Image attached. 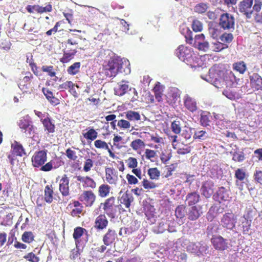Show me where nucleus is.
<instances>
[{
    "instance_id": "1",
    "label": "nucleus",
    "mask_w": 262,
    "mask_h": 262,
    "mask_svg": "<svg viewBox=\"0 0 262 262\" xmlns=\"http://www.w3.org/2000/svg\"><path fill=\"white\" fill-rule=\"evenodd\" d=\"M47 152V150L43 149L34 152L31 158L33 167L39 168L41 171L48 172L61 166V161L59 160L56 163L55 160H51L46 163L48 158Z\"/></svg>"
},
{
    "instance_id": "2",
    "label": "nucleus",
    "mask_w": 262,
    "mask_h": 262,
    "mask_svg": "<svg viewBox=\"0 0 262 262\" xmlns=\"http://www.w3.org/2000/svg\"><path fill=\"white\" fill-rule=\"evenodd\" d=\"M129 62L128 60L114 56L110 58L106 64L103 65L105 75L109 77H115L118 73L127 74L130 73Z\"/></svg>"
},
{
    "instance_id": "3",
    "label": "nucleus",
    "mask_w": 262,
    "mask_h": 262,
    "mask_svg": "<svg viewBox=\"0 0 262 262\" xmlns=\"http://www.w3.org/2000/svg\"><path fill=\"white\" fill-rule=\"evenodd\" d=\"M101 206L105 213L110 218L113 219L115 217L117 212V210H122L123 211H125L121 206L116 203V198L114 196H111L106 199L103 203H101Z\"/></svg>"
},
{
    "instance_id": "4",
    "label": "nucleus",
    "mask_w": 262,
    "mask_h": 262,
    "mask_svg": "<svg viewBox=\"0 0 262 262\" xmlns=\"http://www.w3.org/2000/svg\"><path fill=\"white\" fill-rule=\"evenodd\" d=\"M237 216L233 212H227L223 214L221 220V225L224 228L232 230L235 227Z\"/></svg>"
},
{
    "instance_id": "5",
    "label": "nucleus",
    "mask_w": 262,
    "mask_h": 262,
    "mask_svg": "<svg viewBox=\"0 0 262 262\" xmlns=\"http://www.w3.org/2000/svg\"><path fill=\"white\" fill-rule=\"evenodd\" d=\"M78 199L86 207H91L96 201V195L92 190H85L83 191Z\"/></svg>"
},
{
    "instance_id": "6",
    "label": "nucleus",
    "mask_w": 262,
    "mask_h": 262,
    "mask_svg": "<svg viewBox=\"0 0 262 262\" xmlns=\"http://www.w3.org/2000/svg\"><path fill=\"white\" fill-rule=\"evenodd\" d=\"M235 19L232 15L229 13H223L221 15L219 25L224 30L234 29Z\"/></svg>"
},
{
    "instance_id": "7",
    "label": "nucleus",
    "mask_w": 262,
    "mask_h": 262,
    "mask_svg": "<svg viewBox=\"0 0 262 262\" xmlns=\"http://www.w3.org/2000/svg\"><path fill=\"white\" fill-rule=\"evenodd\" d=\"M211 243L214 248L218 251H224L229 248L228 240L221 235H213Z\"/></svg>"
},
{
    "instance_id": "8",
    "label": "nucleus",
    "mask_w": 262,
    "mask_h": 262,
    "mask_svg": "<svg viewBox=\"0 0 262 262\" xmlns=\"http://www.w3.org/2000/svg\"><path fill=\"white\" fill-rule=\"evenodd\" d=\"M175 53L180 60L185 61H188L191 57L192 51L191 48L180 45L176 50Z\"/></svg>"
},
{
    "instance_id": "9",
    "label": "nucleus",
    "mask_w": 262,
    "mask_h": 262,
    "mask_svg": "<svg viewBox=\"0 0 262 262\" xmlns=\"http://www.w3.org/2000/svg\"><path fill=\"white\" fill-rule=\"evenodd\" d=\"M253 1L249 2L241 1L238 4V9L239 12L246 16V18H250L253 14L252 6Z\"/></svg>"
},
{
    "instance_id": "10",
    "label": "nucleus",
    "mask_w": 262,
    "mask_h": 262,
    "mask_svg": "<svg viewBox=\"0 0 262 262\" xmlns=\"http://www.w3.org/2000/svg\"><path fill=\"white\" fill-rule=\"evenodd\" d=\"M105 179L111 185H116L118 181V172L112 167H106L105 169Z\"/></svg>"
},
{
    "instance_id": "11",
    "label": "nucleus",
    "mask_w": 262,
    "mask_h": 262,
    "mask_svg": "<svg viewBox=\"0 0 262 262\" xmlns=\"http://www.w3.org/2000/svg\"><path fill=\"white\" fill-rule=\"evenodd\" d=\"M34 79L33 75L30 72H27L26 75L20 80L18 86L21 91L25 92L32 90L31 82Z\"/></svg>"
},
{
    "instance_id": "12",
    "label": "nucleus",
    "mask_w": 262,
    "mask_h": 262,
    "mask_svg": "<svg viewBox=\"0 0 262 262\" xmlns=\"http://www.w3.org/2000/svg\"><path fill=\"white\" fill-rule=\"evenodd\" d=\"M67 208H70V215L73 217H80L83 209L82 204L79 201H73L68 204Z\"/></svg>"
},
{
    "instance_id": "13",
    "label": "nucleus",
    "mask_w": 262,
    "mask_h": 262,
    "mask_svg": "<svg viewBox=\"0 0 262 262\" xmlns=\"http://www.w3.org/2000/svg\"><path fill=\"white\" fill-rule=\"evenodd\" d=\"M108 221L104 214H100L95 220L94 227L97 231H102L106 229Z\"/></svg>"
},
{
    "instance_id": "14",
    "label": "nucleus",
    "mask_w": 262,
    "mask_h": 262,
    "mask_svg": "<svg viewBox=\"0 0 262 262\" xmlns=\"http://www.w3.org/2000/svg\"><path fill=\"white\" fill-rule=\"evenodd\" d=\"M214 183L211 180L204 182L201 188L202 194L206 198H209L214 192Z\"/></svg>"
},
{
    "instance_id": "15",
    "label": "nucleus",
    "mask_w": 262,
    "mask_h": 262,
    "mask_svg": "<svg viewBox=\"0 0 262 262\" xmlns=\"http://www.w3.org/2000/svg\"><path fill=\"white\" fill-rule=\"evenodd\" d=\"M184 107L189 112L194 113L198 110L197 102L194 98L189 95H186L183 97Z\"/></svg>"
},
{
    "instance_id": "16",
    "label": "nucleus",
    "mask_w": 262,
    "mask_h": 262,
    "mask_svg": "<svg viewBox=\"0 0 262 262\" xmlns=\"http://www.w3.org/2000/svg\"><path fill=\"white\" fill-rule=\"evenodd\" d=\"M69 183V179L66 174H64L60 180L59 190L63 196L70 194Z\"/></svg>"
},
{
    "instance_id": "17",
    "label": "nucleus",
    "mask_w": 262,
    "mask_h": 262,
    "mask_svg": "<svg viewBox=\"0 0 262 262\" xmlns=\"http://www.w3.org/2000/svg\"><path fill=\"white\" fill-rule=\"evenodd\" d=\"M134 198L133 195L126 191L120 197L118 198V201L120 202L119 205H123L128 211L130 210L131 203L133 202Z\"/></svg>"
},
{
    "instance_id": "18",
    "label": "nucleus",
    "mask_w": 262,
    "mask_h": 262,
    "mask_svg": "<svg viewBox=\"0 0 262 262\" xmlns=\"http://www.w3.org/2000/svg\"><path fill=\"white\" fill-rule=\"evenodd\" d=\"M250 84L252 88L256 91H262V78L257 73H253L250 76Z\"/></svg>"
},
{
    "instance_id": "19",
    "label": "nucleus",
    "mask_w": 262,
    "mask_h": 262,
    "mask_svg": "<svg viewBox=\"0 0 262 262\" xmlns=\"http://www.w3.org/2000/svg\"><path fill=\"white\" fill-rule=\"evenodd\" d=\"M45 131L48 135L53 134L55 132V125L52 121L51 118L47 116L45 119H41Z\"/></svg>"
},
{
    "instance_id": "20",
    "label": "nucleus",
    "mask_w": 262,
    "mask_h": 262,
    "mask_svg": "<svg viewBox=\"0 0 262 262\" xmlns=\"http://www.w3.org/2000/svg\"><path fill=\"white\" fill-rule=\"evenodd\" d=\"M94 146L96 148L98 149H102L104 150H107L109 156L113 159H117V157L115 155V154L112 152V151L108 147L107 143L101 140L98 139L95 141L94 142Z\"/></svg>"
},
{
    "instance_id": "21",
    "label": "nucleus",
    "mask_w": 262,
    "mask_h": 262,
    "mask_svg": "<svg viewBox=\"0 0 262 262\" xmlns=\"http://www.w3.org/2000/svg\"><path fill=\"white\" fill-rule=\"evenodd\" d=\"M116 237L117 234L115 230L109 229L103 237V242L105 246L111 245Z\"/></svg>"
},
{
    "instance_id": "22",
    "label": "nucleus",
    "mask_w": 262,
    "mask_h": 262,
    "mask_svg": "<svg viewBox=\"0 0 262 262\" xmlns=\"http://www.w3.org/2000/svg\"><path fill=\"white\" fill-rule=\"evenodd\" d=\"M201 206H193L188 210L187 215L188 219L191 221L197 220L202 213Z\"/></svg>"
},
{
    "instance_id": "23",
    "label": "nucleus",
    "mask_w": 262,
    "mask_h": 262,
    "mask_svg": "<svg viewBox=\"0 0 262 262\" xmlns=\"http://www.w3.org/2000/svg\"><path fill=\"white\" fill-rule=\"evenodd\" d=\"M11 152L19 157L26 155L25 150L23 145L16 141L11 144Z\"/></svg>"
},
{
    "instance_id": "24",
    "label": "nucleus",
    "mask_w": 262,
    "mask_h": 262,
    "mask_svg": "<svg viewBox=\"0 0 262 262\" xmlns=\"http://www.w3.org/2000/svg\"><path fill=\"white\" fill-rule=\"evenodd\" d=\"M164 86L158 82L155 85L152 91L155 94V98L158 102L162 101V96L163 95Z\"/></svg>"
},
{
    "instance_id": "25",
    "label": "nucleus",
    "mask_w": 262,
    "mask_h": 262,
    "mask_svg": "<svg viewBox=\"0 0 262 262\" xmlns=\"http://www.w3.org/2000/svg\"><path fill=\"white\" fill-rule=\"evenodd\" d=\"M200 199V195L196 192L189 193L186 196V201L189 206H192L198 203Z\"/></svg>"
},
{
    "instance_id": "26",
    "label": "nucleus",
    "mask_w": 262,
    "mask_h": 262,
    "mask_svg": "<svg viewBox=\"0 0 262 262\" xmlns=\"http://www.w3.org/2000/svg\"><path fill=\"white\" fill-rule=\"evenodd\" d=\"M53 189L52 185H47L45 188V201L51 203L53 200Z\"/></svg>"
},
{
    "instance_id": "27",
    "label": "nucleus",
    "mask_w": 262,
    "mask_h": 262,
    "mask_svg": "<svg viewBox=\"0 0 262 262\" xmlns=\"http://www.w3.org/2000/svg\"><path fill=\"white\" fill-rule=\"evenodd\" d=\"M211 118H212V116H211L210 113L203 112L201 114L200 120L201 124L202 126H205V127L210 126Z\"/></svg>"
},
{
    "instance_id": "28",
    "label": "nucleus",
    "mask_w": 262,
    "mask_h": 262,
    "mask_svg": "<svg viewBox=\"0 0 262 262\" xmlns=\"http://www.w3.org/2000/svg\"><path fill=\"white\" fill-rule=\"evenodd\" d=\"M88 131L85 133H82L83 137L88 141L95 140L98 137V133L93 128L87 129Z\"/></svg>"
},
{
    "instance_id": "29",
    "label": "nucleus",
    "mask_w": 262,
    "mask_h": 262,
    "mask_svg": "<svg viewBox=\"0 0 262 262\" xmlns=\"http://www.w3.org/2000/svg\"><path fill=\"white\" fill-rule=\"evenodd\" d=\"M111 187L107 184H103L100 185L98 188L99 195L101 198H105L110 194Z\"/></svg>"
},
{
    "instance_id": "30",
    "label": "nucleus",
    "mask_w": 262,
    "mask_h": 262,
    "mask_svg": "<svg viewBox=\"0 0 262 262\" xmlns=\"http://www.w3.org/2000/svg\"><path fill=\"white\" fill-rule=\"evenodd\" d=\"M84 232H87L86 230L81 227H77L74 229L73 237L75 239L76 245L79 243V238L82 236Z\"/></svg>"
},
{
    "instance_id": "31",
    "label": "nucleus",
    "mask_w": 262,
    "mask_h": 262,
    "mask_svg": "<svg viewBox=\"0 0 262 262\" xmlns=\"http://www.w3.org/2000/svg\"><path fill=\"white\" fill-rule=\"evenodd\" d=\"M125 118L130 121H137L141 119L140 114L133 111H127L125 113Z\"/></svg>"
},
{
    "instance_id": "32",
    "label": "nucleus",
    "mask_w": 262,
    "mask_h": 262,
    "mask_svg": "<svg viewBox=\"0 0 262 262\" xmlns=\"http://www.w3.org/2000/svg\"><path fill=\"white\" fill-rule=\"evenodd\" d=\"M41 71L43 73H46L47 74V75L49 76L50 77H55L54 80L55 81H56L57 77H56V72L54 68V67L53 66H47V65H44L42 66L41 68Z\"/></svg>"
},
{
    "instance_id": "33",
    "label": "nucleus",
    "mask_w": 262,
    "mask_h": 262,
    "mask_svg": "<svg viewBox=\"0 0 262 262\" xmlns=\"http://www.w3.org/2000/svg\"><path fill=\"white\" fill-rule=\"evenodd\" d=\"M81 63L80 62H76L70 66L67 69V72L71 75H75L80 71Z\"/></svg>"
},
{
    "instance_id": "34",
    "label": "nucleus",
    "mask_w": 262,
    "mask_h": 262,
    "mask_svg": "<svg viewBox=\"0 0 262 262\" xmlns=\"http://www.w3.org/2000/svg\"><path fill=\"white\" fill-rule=\"evenodd\" d=\"M145 146L144 142L140 139L133 140L130 144V146L135 151H137Z\"/></svg>"
},
{
    "instance_id": "35",
    "label": "nucleus",
    "mask_w": 262,
    "mask_h": 262,
    "mask_svg": "<svg viewBox=\"0 0 262 262\" xmlns=\"http://www.w3.org/2000/svg\"><path fill=\"white\" fill-rule=\"evenodd\" d=\"M217 195L218 199L221 201H228L229 198L228 191L224 187L219 188L217 191Z\"/></svg>"
},
{
    "instance_id": "36",
    "label": "nucleus",
    "mask_w": 262,
    "mask_h": 262,
    "mask_svg": "<svg viewBox=\"0 0 262 262\" xmlns=\"http://www.w3.org/2000/svg\"><path fill=\"white\" fill-rule=\"evenodd\" d=\"M208 138V135L205 130H195L193 138L200 141L205 140Z\"/></svg>"
},
{
    "instance_id": "37",
    "label": "nucleus",
    "mask_w": 262,
    "mask_h": 262,
    "mask_svg": "<svg viewBox=\"0 0 262 262\" xmlns=\"http://www.w3.org/2000/svg\"><path fill=\"white\" fill-rule=\"evenodd\" d=\"M147 173L151 180H158L160 176V171L157 167L149 168Z\"/></svg>"
},
{
    "instance_id": "38",
    "label": "nucleus",
    "mask_w": 262,
    "mask_h": 262,
    "mask_svg": "<svg viewBox=\"0 0 262 262\" xmlns=\"http://www.w3.org/2000/svg\"><path fill=\"white\" fill-rule=\"evenodd\" d=\"M233 69L240 73L243 74L246 70V65L244 61H241L233 63Z\"/></svg>"
},
{
    "instance_id": "39",
    "label": "nucleus",
    "mask_w": 262,
    "mask_h": 262,
    "mask_svg": "<svg viewBox=\"0 0 262 262\" xmlns=\"http://www.w3.org/2000/svg\"><path fill=\"white\" fill-rule=\"evenodd\" d=\"M81 36L75 33H71L69 35V38L67 40V43L71 45H76L78 44V40L81 39Z\"/></svg>"
},
{
    "instance_id": "40",
    "label": "nucleus",
    "mask_w": 262,
    "mask_h": 262,
    "mask_svg": "<svg viewBox=\"0 0 262 262\" xmlns=\"http://www.w3.org/2000/svg\"><path fill=\"white\" fill-rule=\"evenodd\" d=\"M208 7V4L201 3L195 5L194 8V11L196 13L202 14L206 12Z\"/></svg>"
},
{
    "instance_id": "41",
    "label": "nucleus",
    "mask_w": 262,
    "mask_h": 262,
    "mask_svg": "<svg viewBox=\"0 0 262 262\" xmlns=\"http://www.w3.org/2000/svg\"><path fill=\"white\" fill-rule=\"evenodd\" d=\"M76 51L73 50V52H64L62 58H60V61L62 63H67L74 58Z\"/></svg>"
},
{
    "instance_id": "42",
    "label": "nucleus",
    "mask_w": 262,
    "mask_h": 262,
    "mask_svg": "<svg viewBox=\"0 0 262 262\" xmlns=\"http://www.w3.org/2000/svg\"><path fill=\"white\" fill-rule=\"evenodd\" d=\"M22 241L26 243H31L34 240V236L31 231H25L21 236Z\"/></svg>"
},
{
    "instance_id": "43",
    "label": "nucleus",
    "mask_w": 262,
    "mask_h": 262,
    "mask_svg": "<svg viewBox=\"0 0 262 262\" xmlns=\"http://www.w3.org/2000/svg\"><path fill=\"white\" fill-rule=\"evenodd\" d=\"M232 155V159L235 162H242L245 159V154L243 151H234Z\"/></svg>"
},
{
    "instance_id": "44",
    "label": "nucleus",
    "mask_w": 262,
    "mask_h": 262,
    "mask_svg": "<svg viewBox=\"0 0 262 262\" xmlns=\"http://www.w3.org/2000/svg\"><path fill=\"white\" fill-rule=\"evenodd\" d=\"M128 89V85L122 84L119 86V88L115 89V95L122 96L124 95Z\"/></svg>"
},
{
    "instance_id": "45",
    "label": "nucleus",
    "mask_w": 262,
    "mask_h": 262,
    "mask_svg": "<svg viewBox=\"0 0 262 262\" xmlns=\"http://www.w3.org/2000/svg\"><path fill=\"white\" fill-rule=\"evenodd\" d=\"M172 157V154L170 150H164L161 152L160 159L162 162L166 164Z\"/></svg>"
},
{
    "instance_id": "46",
    "label": "nucleus",
    "mask_w": 262,
    "mask_h": 262,
    "mask_svg": "<svg viewBox=\"0 0 262 262\" xmlns=\"http://www.w3.org/2000/svg\"><path fill=\"white\" fill-rule=\"evenodd\" d=\"M142 185L145 189H155L157 187V185L155 183L150 181L146 179H143Z\"/></svg>"
},
{
    "instance_id": "47",
    "label": "nucleus",
    "mask_w": 262,
    "mask_h": 262,
    "mask_svg": "<svg viewBox=\"0 0 262 262\" xmlns=\"http://www.w3.org/2000/svg\"><path fill=\"white\" fill-rule=\"evenodd\" d=\"M186 209L183 205L178 206L175 210V215L177 218L182 219L185 216Z\"/></svg>"
},
{
    "instance_id": "48",
    "label": "nucleus",
    "mask_w": 262,
    "mask_h": 262,
    "mask_svg": "<svg viewBox=\"0 0 262 262\" xmlns=\"http://www.w3.org/2000/svg\"><path fill=\"white\" fill-rule=\"evenodd\" d=\"M171 129L176 134H179L181 132V126L179 121L174 120L171 124Z\"/></svg>"
},
{
    "instance_id": "49",
    "label": "nucleus",
    "mask_w": 262,
    "mask_h": 262,
    "mask_svg": "<svg viewBox=\"0 0 262 262\" xmlns=\"http://www.w3.org/2000/svg\"><path fill=\"white\" fill-rule=\"evenodd\" d=\"M83 186L85 187H89L94 189L96 186V183L90 177L86 176Z\"/></svg>"
},
{
    "instance_id": "50",
    "label": "nucleus",
    "mask_w": 262,
    "mask_h": 262,
    "mask_svg": "<svg viewBox=\"0 0 262 262\" xmlns=\"http://www.w3.org/2000/svg\"><path fill=\"white\" fill-rule=\"evenodd\" d=\"M246 173L244 169L238 168L235 171V177L238 180L243 181L246 178Z\"/></svg>"
},
{
    "instance_id": "51",
    "label": "nucleus",
    "mask_w": 262,
    "mask_h": 262,
    "mask_svg": "<svg viewBox=\"0 0 262 262\" xmlns=\"http://www.w3.org/2000/svg\"><path fill=\"white\" fill-rule=\"evenodd\" d=\"M220 38L224 43H230L233 39V36L231 33H224L220 36Z\"/></svg>"
},
{
    "instance_id": "52",
    "label": "nucleus",
    "mask_w": 262,
    "mask_h": 262,
    "mask_svg": "<svg viewBox=\"0 0 262 262\" xmlns=\"http://www.w3.org/2000/svg\"><path fill=\"white\" fill-rule=\"evenodd\" d=\"M125 162L127 164V167L130 169L136 168L138 166L137 159L134 157H129L125 160Z\"/></svg>"
},
{
    "instance_id": "53",
    "label": "nucleus",
    "mask_w": 262,
    "mask_h": 262,
    "mask_svg": "<svg viewBox=\"0 0 262 262\" xmlns=\"http://www.w3.org/2000/svg\"><path fill=\"white\" fill-rule=\"evenodd\" d=\"M144 156L146 159L153 161L154 158L157 156V151L150 149H146L145 150Z\"/></svg>"
},
{
    "instance_id": "54",
    "label": "nucleus",
    "mask_w": 262,
    "mask_h": 262,
    "mask_svg": "<svg viewBox=\"0 0 262 262\" xmlns=\"http://www.w3.org/2000/svg\"><path fill=\"white\" fill-rule=\"evenodd\" d=\"M66 155L67 158L70 160L75 161L78 158L76 152L70 148L67 149L66 150Z\"/></svg>"
},
{
    "instance_id": "55",
    "label": "nucleus",
    "mask_w": 262,
    "mask_h": 262,
    "mask_svg": "<svg viewBox=\"0 0 262 262\" xmlns=\"http://www.w3.org/2000/svg\"><path fill=\"white\" fill-rule=\"evenodd\" d=\"M192 28L194 32H201L203 29V24L198 20H194L192 24Z\"/></svg>"
},
{
    "instance_id": "56",
    "label": "nucleus",
    "mask_w": 262,
    "mask_h": 262,
    "mask_svg": "<svg viewBox=\"0 0 262 262\" xmlns=\"http://www.w3.org/2000/svg\"><path fill=\"white\" fill-rule=\"evenodd\" d=\"M94 165V162L92 159L90 158L86 159L84 162L83 166V171L88 172L91 170V168Z\"/></svg>"
},
{
    "instance_id": "57",
    "label": "nucleus",
    "mask_w": 262,
    "mask_h": 262,
    "mask_svg": "<svg viewBox=\"0 0 262 262\" xmlns=\"http://www.w3.org/2000/svg\"><path fill=\"white\" fill-rule=\"evenodd\" d=\"M209 32L211 37L214 39H217L220 35L221 31L215 27H211L209 29Z\"/></svg>"
},
{
    "instance_id": "58",
    "label": "nucleus",
    "mask_w": 262,
    "mask_h": 262,
    "mask_svg": "<svg viewBox=\"0 0 262 262\" xmlns=\"http://www.w3.org/2000/svg\"><path fill=\"white\" fill-rule=\"evenodd\" d=\"M118 126L122 129H128L130 127V123L128 120L121 119L118 121Z\"/></svg>"
},
{
    "instance_id": "59",
    "label": "nucleus",
    "mask_w": 262,
    "mask_h": 262,
    "mask_svg": "<svg viewBox=\"0 0 262 262\" xmlns=\"http://www.w3.org/2000/svg\"><path fill=\"white\" fill-rule=\"evenodd\" d=\"M24 258L30 262H38L39 258L33 252L29 253L27 255L24 256Z\"/></svg>"
},
{
    "instance_id": "60",
    "label": "nucleus",
    "mask_w": 262,
    "mask_h": 262,
    "mask_svg": "<svg viewBox=\"0 0 262 262\" xmlns=\"http://www.w3.org/2000/svg\"><path fill=\"white\" fill-rule=\"evenodd\" d=\"M217 228L215 224H211L207 226L206 233L208 236L212 235L217 232Z\"/></svg>"
},
{
    "instance_id": "61",
    "label": "nucleus",
    "mask_w": 262,
    "mask_h": 262,
    "mask_svg": "<svg viewBox=\"0 0 262 262\" xmlns=\"http://www.w3.org/2000/svg\"><path fill=\"white\" fill-rule=\"evenodd\" d=\"M254 180L255 181L262 185V171L256 170L253 175Z\"/></svg>"
},
{
    "instance_id": "62",
    "label": "nucleus",
    "mask_w": 262,
    "mask_h": 262,
    "mask_svg": "<svg viewBox=\"0 0 262 262\" xmlns=\"http://www.w3.org/2000/svg\"><path fill=\"white\" fill-rule=\"evenodd\" d=\"M73 82L71 81H67L60 84L58 86V89L61 91H64L66 90L69 89L70 87H72Z\"/></svg>"
},
{
    "instance_id": "63",
    "label": "nucleus",
    "mask_w": 262,
    "mask_h": 262,
    "mask_svg": "<svg viewBox=\"0 0 262 262\" xmlns=\"http://www.w3.org/2000/svg\"><path fill=\"white\" fill-rule=\"evenodd\" d=\"M28 12L30 13H39V5H28L26 8Z\"/></svg>"
},
{
    "instance_id": "64",
    "label": "nucleus",
    "mask_w": 262,
    "mask_h": 262,
    "mask_svg": "<svg viewBox=\"0 0 262 262\" xmlns=\"http://www.w3.org/2000/svg\"><path fill=\"white\" fill-rule=\"evenodd\" d=\"M30 123L31 122L28 120L25 119H21L19 122V126L21 129L27 131L28 127H29Z\"/></svg>"
}]
</instances>
